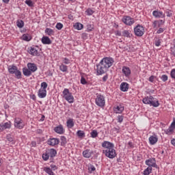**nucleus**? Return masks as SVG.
Here are the masks:
<instances>
[{
  "mask_svg": "<svg viewBox=\"0 0 175 175\" xmlns=\"http://www.w3.org/2000/svg\"><path fill=\"white\" fill-rule=\"evenodd\" d=\"M129 90V84L126 82H123L120 84V90L123 92H126Z\"/></svg>",
  "mask_w": 175,
  "mask_h": 175,
  "instance_id": "aec40b11",
  "label": "nucleus"
},
{
  "mask_svg": "<svg viewBox=\"0 0 175 175\" xmlns=\"http://www.w3.org/2000/svg\"><path fill=\"white\" fill-rule=\"evenodd\" d=\"M120 129H121L120 128V126L113 127V128L111 130V133H112V135H117V133H120Z\"/></svg>",
  "mask_w": 175,
  "mask_h": 175,
  "instance_id": "cd10ccee",
  "label": "nucleus"
},
{
  "mask_svg": "<svg viewBox=\"0 0 175 175\" xmlns=\"http://www.w3.org/2000/svg\"><path fill=\"white\" fill-rule=\"evenodd\" d=\"M63 98L68 102V103H73L75 102V97L72 94V92H69V89L65 88L63 91Z\"/></svg>",
  "mask_w": 175,
  "mask_h": 175,
  "instance_id": "39448f33",
  "label": "nucleus"
},
{
  "mask_svg": "<svg viewBox=\"0 0 175 175\" xmlns=\"http://www.w3.org/2000/svg\"><path fill=\"white\" fill-rule=\"evenodd\" d=\"M44 170L45 173H47V174L49 175H54V172H53L51 168H50V167H44Z\"/></svg>",
  "mask_w": 175,
  "mask_h": 175,
  "instance_id": "c85d7f7f",
  "label": "nucleus"
},
{
  "mask_svg": "<svg viewBox=\"0 0 175 175\" xmlns=\"http://www.w3.org/2000/svg\"><path fill=\"white\" fill-rule=\"evenodd\" d=\"M115 33H116V36H122L121 31H116Z\"/></svg>",
  "mask_w": 175,
  "mask_h": 175,
  "instance_id": "338daca9",
  "label": "nucleus"
},
{
  "mask_svg": "<svg viewBox=\"0 0 175 175\" xmlns=\"http://www.w3.org/2000/svg\"><path fill=\"white\" fill-rule=\"evenodd\" d=\"M157 24H158V22L157 21H154L152 23L153 28H157Z\"/></svg>",
  "mask_w": 175,
  "mask_h": 175,
  "instance_id": "0e129e2a",
  "label": "nucleus"
},
{
  "mask_svg": "<svg viewBox=\"0 0 175 175\" xmlns=\"http://www.w3.org/2000/svg\"><path fill=\"white\" fill-rule=\"evenodd\" d=\"M8 72L10 75H15L16 79H21V71L17 69V66H8Z\"/></svg>",
  "mask_w": 175,
  "mask_h": 175,
  "instance_id": "423d86ee",
  "label": "nucleus"
},
{
  "mask_svg": "<svg viewBox=\"0 0 175 175\" xmlns=\"http://www.w3.org/2000/svg\"><path fill=\"white\" fill-rule=\"evenodd\" d=\"M27 68L33 73L34 72H36V70H38V67L36 66V64H35L33 63H28L27 64Z\"/></svg>",
  "mask_w": 175,
  "mask_h": 175,
  "instance_id": "a211bd4d",
  "label": "nucleus"
},
{
  "mask_svg": "<svg viewBox=\"0 0 175 175\" xmlns=\"http://www.w3.org/2000/svg\"><path fill=\"white\" fill-rule=\"evenodd\" d=\"M114 64V59L112 57H104L98 64H96V75L100 76L105 75Z\"/></svg>",
  "mask_w": 175,
  "mask_h": 175,
  "instance_id": "f257e3e1",
  "label": "nucleus"
},
{
  "mask_svg": "<svg viewBox=\"0 0 175 175\" xmlns=\"http://www.w3.org/2000/svg\"><path fill=\"white\" fill-rule=\"evenodd\" d=\"M94 29V25L88 24L87 25V31L88 32H91Z\"/></svg>",
  "mask_w": 175,
  "mask_h": 175,
  "instance_id": "37998d69",
  "label": "nucleus"
},
{
  "mask_svg": "<svg viewBox=\"0 0 175 175\" xmlns=\"http://www.w3.org/2000/svg\"><path fill=\"white\" fill-rule=\"evenodd\" d=\"M98 131L96 130H93L91 133H90V136L91 137H92L93 139H95V137H98Z\"/></svg>",
  "mask_w": 175,
  "mask_h": 175,
  "instance_id": "c9c22d12",
  "label": "nucleus"
},
{
  "mask_svg": "<svg viewBox=\"0 0 175 175\" xmlns=\"http://www.w3.org/2000/svg\"><path fill=\"white\" fill-rule=\"evenodd\" d=\"M92 154H94V151L90 149H86L82 152V155L84 158H91V157H92Z\"/></svg>",
  "mask_w": 175,
  "mask_h": 175,
  "instance_id": "4468645a",
  "label": "nucleus"
},
{
  "mask_svg": "<svg viewBox=\"0 0 175 175\" xmlns=\"http://www.w3.org/2000/svg\"><path fill=\"white\" fill-rule=\"evenodd\" d=\"M63 62L66 65H69V64H70V60H69V59L65 57V58H64Z\"/></svg>",
  "mask_w": 175,
  "mask_h": 175,
  "instance_id": "8fccbe9b",
  "label": "nucleus"
},
{
  "mask_svg": "<svg viewBox=\"0 0 175 175\" xmlns=\"http://www.w3.org/2000/svg\"><path fill=\"white\" fill-rule=\"evenodd\" d=\"M164 31H165V29H164V28L160 27V28L157 30V33H163Z\"/></svg>",
  "mask_w": 175,
  "mask_h": 175,
  "instance_id": "4d7b16f0",
  "label": "nucleus"
},
{
  "mask_svg": "<svg viewBox=\"0 0 175 175\" xmlns=\"http://www.w3.org/2000/svg\"><path fill=\"white\" fill-rule=\"evenodd\" d=\"M154 79H155V77L154 75H152L149 77V81H150V83H154Z\"/></svg>",
  "mask_w": 175,
  "mask_h": 175,
  "instance_id": "bf43d9fd",
  "label": "nucleus"
},
{
  "mask_svg": "<svg viewBox=\"0 0 175 175\" xmlns=\"http://www.w3.org/2000/svg\"><path fill=\"white\" fill-rule=\"evenodd\" d=\"M46 152H48V155L49 156L51 159H53V158H54V157L57 155V150L54 148L46 150Z\"/></svg>",
  "mask_w": 175,
  "mask_h": 175,
  "instance_id": "f3484780",
  "label": "nucleus"
},
{
  "mask_svg": "<svg viewBox=\"0 0 175 175\" xmlns=\"http://www.w3.org/2000/svg\"><path fill=\"white\" fill-rule=\"evenodd\" d=\"M165 13L167 17H172V16H173V14L172 13V12H166Z\"/></svg>",
  "mask_w": 175,
  "mask_h": 175,
  "instance_id": "e2e57ef3",
  "label": "nucleus"
},
{
  "mask_svg": "<svg viewBox=\"0 0 175 175\" xmlns=\"http://www.w3.org/2000/svg\"><path fill=\"white\" fill-rule=\"evenodd\" d=\"M146 165L149 166L148 167H157V163L154 158L146 159L145 161Z\"/></svg>",
  "mask_w": 175,
  "mask_h": 175,
  "instance_id": "f8f14e48",
  "label": "nucleus"
},
{
  "mask_svg": "<svg viewBox=\"0 0 175 175\" xmlns=\"http://www.w3.org/2000/svg\"><path fill=\"white\" fill-rule=\"evenodd\" d=\"M47 144H49V146H51V147L58 146L59 144V139H58V138H49L47 140Z\"/></svg>",
  "mask_w": 175,
  "mask_h": 175,
  "instance_id": "9b49d317",
  "label": "nucleus"
},
{
  "mask_svg": "<svg viewBox=\"0 0 175 175\" xmlns=\"http://www.w3.org/2000/svg\"><path fill=\"white\" fill-rule=\"evenodd\" d=\"M29 54L31 55H38V50L36 49L31 47L30 49L28 51Z\"/></svg>",
  "mask_w": 175,
  "mask_h": 175,
  "instance_id": "bb28decb",
  "label": "nucleus"
},
{
  "mask_svg": "<svg viewBox=\"0 0 175 175\" xmlns=\"http://www.w3.org/2000/svg\"><path fill=\"white\" fill-rule=\"evenodd\" d=\"M122 21L126 25L131 26V25H133V24H135V19H133V18H132L129 16H124L122 19Z\"/></svg>",
  "mask_w": 175,
  "mask_h": 175,
  "instance_id": "1a4fd4ad",
  "label": "nucleus"
},
{
  "mask_svg": "<svg viewBox=\"0 0 175 175\" xmlns=\"http://www.w3.org/2000/svg\"><path fill=\"white\" fill-rule=\"evenodd\" d=\"M47 86H48L47 83H46V82L41 83L42 90H46V88H47Z\"/></svg>",
  "mask_w": 175,
  "mask_h": 175,
  "instance_id": "a18cd8bd",
  "label": "nucleus"
},
{
  "mask_svg": "<svg viewBox=\"0 0 175 175\" xmlns=\"http://www.w3.org/2000/svg\"><path fill=\"white\" fill-rule=\"evenodd\" d=\"M85 13H86V14H88V16H92V14H94V12L91 8H88L85 11Z\"/></svg>",
  "mask_w": 175,
  "mask_h": 175,
  "instance_id": "79ce46f5",
  "label": "nucleus"
},
{
  "mask_svg": "<svg viewBox=\"0 0 175 175\" xmlns=\"http://www.w3.org/2000/svg\"><path fill=\"white\" fill-rule=\"evenodd\" d=\"M14 125L15 128H16L17 129H23V128L25 126V124L24 123V121H23L20 118H15Z\"/></svg>",
  "mask_w": 175,
  "mask_h": 175,
  "instance_id": "6e6552de",
  "label": "nucleus"
},
{
  "mask_svg": "<svg viewBox=\"0 0 175 175\" xmlns=\"http://www.w3.org/2000/svg\"><path fill=\"white\" fill-rule=\"evenodd\" d=\"M113 110L115 113L121 114V113L124 111V106L121 105H117L116 107H113Z\"/></svg>",
  "mask_w": 175,
  "mask_h": 175,
  "instance_id": "412c9836",
  "label": "nucleus"
},
{
  "mask_svg": "<svg viewBox=\"0 0 175 175\" xmlns=\"http://www.w3.org/2000/svg\"><path fill=\"white\" fill-rule=\"evenodd\" d=\"M152 172V167H148L144 171V175H150V174Z\"/></svg>",
  "mask_w": 175,
  "mask_h": 175,
  "instance_id": "72a5a7b5",
  "label": "nucleus"
},
{
  "mask_svg": "<svg viewBox=\"0 0 175 175\" xmlns=\"http://www.w3.org/2000/svg\"><path fill=\"white\" fill-rule=\"evenodd\" d=\"M41 42L43 44H51V40L48 36H43Z\"/></svg>",
  "mask_w": 175,
  "mask_h": 175,
  "instance_id": "4be33fe9",
  "label": "nucleus"
},
{
  "mask_svg": "<svg viewBox=\"0 0 175 175\" xmlns=\"http://www.w3.org/2000/svg\"><path fill=\"white\" fill-rule=\"evenodd\" d=\"M170 50L172 55H174V57H175V39L174 40V45L171 46Z\"/></svg>",
  "mask_w": 175,
  "mask_h": 175,
  "instance_id": "a19ab883",
  "label": "nucleus"
},
{
  "mask_svg": "<svg viewBox=\"0 0 175 175\" xmlns=\"http://www.w3.org/2000/svg\"><path fill=\"white\" fill-rule=\"evenodd\" d=\"M88 170L90 173H92V172H95V170H96V168H95V166L90 164L88 165Z\"/></svg>",
  "mask_w": 175,
  "mask_h": 175,
  "instance_id": "ea45409f",
  "label": "nucleus"
},
{
  "mask_svg": "<svg viewBox=\"0 0 175 175\" xmlns=\"http://www.w3.org/2000/svg\"><path fill=\"white\" fill-rule=\"evenodd\" d=\"M81 84H83V85H85V84H87V80H85L84 77H81Z\"/></svg>",
  "mask_w": 175,
  "mask_h": 175,
  "instance_id": "de8ad7c7",
  "label": "nucleus"
},
{
  "mask_svg": "<svg viewBox=\"0 0 175 175\" xmlns=\"http://www.w3.org/2000/svg\"><path fill=\"white\" fill-rule=\"evenodd\" d=\"M170 127L172 128V129L174 131V129H175V121L174 120L172 122Z\"/></svg>",
  "mask_w": 175,
  "mask_h": 175,
  "instance_id": "680f3d73",
  "label": "nucleus"
},
{
  "mask_svg": "<svg viewBox=\"0 0 175 175\" xmlns=\"http://www.w3.org/2000/svg\"><path fill=\"white\" fill-rule=\"evenodd\" d=\"M7 140H8V142H13V138H12V137H10V135H8Z\"/></svg>",
  "mask_w": 175,
  "mask_h": 175,
  "instance_id": "69168bd1",
  "label": "nucleus"
},
{
  "mask_svg": "<svg viewBox=\"0 0 175 175\" xmlns=\"http://www.w3.org/2000/svg\"><path fill=\"white\" fill-rule=\"evenodd\" d=\"M23 40H26L27 42H29L31 40L29 39V37L27 36L26 34L23 35Z\"/></svg>",
  "mask_w": 175,
  "mask_h": 175,
  "instance_id": "864d4df0",
  "label": "nucleus"
},
{
  "mask_svg": "<svg viewBox=\"0 0 175 175\" xmlns=\"http://www.w3.org/2000/svg\"><path fill=\"white\" fill-rule=\"evenodd\" d=\"M67 128H69L71 129V128H73L75 126V122L73 121V119L70 118L66 122Z\"/></svg>",
  "mask_w": 175,
  "mask_h": 175,
  "instance_id": "b1692460",
  "label": "nucleus"
},
{
  "mask_svg": "<svg viewBox=\"0 0 175 175\" xmlns=\"http://www.w3.org/2000/svg\"><path fill=\"white\" fill-rule=\"evenodd\" d=\"M154 99L152 96H146L143 98L142 102L144 105H150L153 106V107H158L159 106V101L157 100L155 102Z\"/></svg>",
  "mask_w": 175,
  "mask_h": 175,
  "instance_id": "7ed1b4c3",
  "label": "nucleus"
},
{
  "mask_svg": "<svg viewBox=\"0 0 175 175\" xmlns=\"http://www.w3.org/2000/svg\"><path fill=\"white\" fill-rule=\"evenodd\" d=\"M12 128V122L8 121L6 122H2L0 124V132H3L6 129H10Z\"/></svg>",
  "mask_w": 175,
  "mask_h": 175,
  "instance_id": "9d476101",
  "label": "nucleus"
},
{
  "mask_svg": "<svg viewBox=\"0 0 175 175\" xmlns=\"http://www.w3.org/2000/svg\"><path fill=\"white\" fill-rule=\"evenodd\" d=\"M23 73L24 76H27V77L31 76V75H32V72L31 71V70H29L27 68H23Z\"/></svg>",
  "mask_w": 175,
  "mask_h": 175,
  "instance_id": "393cba45",
  "label": "nucleus"
},
{
  "mask_svg": "<svg viewBox=\"0 0 175 175\" xmlns=\"http://www.w3.org/2000/svg\"><path fill=\"white\" fill-rule=\"evenodd\" d=\"M122 72L126 77H129L131 76V68H129V67L123 66Z\"/></svg>",
  "mask_w": 175,
  "mask_h": 175,
  "instance_id": "dca6fc26",
  "label": "nucleus"
},
{
  "mask_svg": "<svg viewBox=\"0 0 175 175\" xmlns=\"http://www.w3.org/2000/svg\"><path fill=\"white\" fill-rule=\"evenodd\" d=\"M107 79H109V75H106L103 77V81L104 82L107 81Z\"/></svg>",
  "mask_w": 175,
  "mask_h": 175,
  "instance_id": "052dcab7",
  "label": "nucleus"
},
{
  "mask_svg": "<svg viewBox=\"0 0 175 175\" xmlns=\"http://www.w3.org/2000/svg\"><path fill=\"white\" fill-rule=\"evenodd\" d=\"M152 15L154 16V17H155V18H165V14H163V12L157 11V10L153 11Z\"/></svg>",
  "mask_w": 175,
  "mask_h": 175,
  "instance_id": "2eb2a0df",
  "label": "nucleus"
},
{
  "mask_svg": "<svg viewBox=\"0 0 175 175\" xmlns=\"http://www.w3.org/2000/svg\"><path fill=\"white\" fill-rule=\"evenodd\" d=\"M74 28L78 31H81V29L83 28V25L80 23H77L74 25Z\"/></svg>",
  "mask_w": 175,
  "mask_h": 175,
  "instance_id": "c756f323",
  "label": "nucleus"
},
{
  "mask_svg": "<svg viewBox=\"0 0 175 175\" xmlns=\"http://www.w3.org/2000/svg\"><path fill=\"white\" fill-rule=\"evenodd\" d=\"M59 70H61V72H68V66L64 64H62L60 66H59Z\"/></svg>",
  "mask_w": 175,
  "mask_h": 175,
  "instance_id": "7c9ffc66",
  "label": "nucleus"
},
{
  "mask_svg": "<svg viewBox=\"0 0 175 175\" xmlns=\"http://www.w3.org/2000/svg\"><path fill=\"white\" fill-rule=\"evenodd\" d=\"M171 144H172V146H174V147H175V139L174 138L171 140Z\"/></svg>",
  "mask_w": 175,
  "mask_h": 175,
  "instance_id": "774afa93",
  "label": "nucleus"
},
{
  "mask_svg": "<svg viewBox=\"0 0 175 175\" xmlns=\"http://www.w3.org/2000/svg\"><path fill=\"white\" fill-rule=\"evenodd\" d=\"M122 121H124V116H118V122H120V124H121V122H122Z\"/></svg>",
  "mask_w": 175,
  "mask_h": 175,
  "instance_id": "09e8293b",
  "label": "nucleus"
},
{
  "mask_svg": "<svg viewBox=\"0 0 175 175\" xmlns=\"http://www.w3.org/2000/svg\"><path fill=\"white\" fill-rule=\"evenodd\" d=\"M155 46H157V47H159V46H161V40H157L155 41Z\"/></svg>",
  "mask_w": 175,
  "mask_h": 175,
  "instance_id": "13d9d810",
  "label": "nucleus"
},
{
  "mask_svg": "<svg viewBox=\"0 0 175 175\" xmlns=\"http://www.w3.org/2000/svg\"><path fill=\"white\" fill-rule=\"evenodd\" d=\"M47 95V90H43L42 88H40L38 90V96L39 98H46V96Z\"/></svg>",
  "mask_w": 175,
  "mask_h": 175,
  "instance_id": "6ab92c4d",
  "label": "nucleus"
},
{
  "mask_svg": "<svg viewBox=\"0 0 175 175\" xmlns=\"http://www.w3.org/2000/svg\"><path fill=\"white\" fill-rule=\"evenodd\" d=\"M158 142V137L157 136L152 135L149 137V142L150 144L152 146H154V144H156Z\"/></svg>",
  "mask_w": 175,
  "mask_h": 175,
  "instance_id": "5701e85b",
  "label": "nucleus"
},
{
  "mask_svg": "<svg viewBox=\"0 0 175 175\" xmlns=\"http://www.w3.org/2000/svg\"><path fill=\"white\" fill-rule=\"evenodd\" d=\"M50 167H51V170H57V169H58V167H57V165H55L54 164H51L50 165Z\"/></svg>",
  "mask_w": 175,
  "mask_h": 175,
  "instance_id": "6e6d98bb",
  "label": "nucleus"
},
{
  "mask_svg": "<svg viewBox=\"0 0 175 175\" xmlns=\"http://www.w3.org/2000/svg\"><path fill=\"white\" fill-rule=\"evenodd\" d=\"M134 33L136 36H142L144 35V27L140 25L134 28Z\"/></svg>",
  "mask_w": 175,
  "mask_h": 175,
  "instance_id": "0eeeda50",
  "label": "nucleus"
},
{
  "mask_svg": "<svg viewBox=\"0 0 175 175\" xmlns=\"http://www.w3.org/2000/svg\"><path fill=\"white\" fill-rule=\"evenodd\" d=\"M42 159H44V161H49V158H50V156H49V153L47 152V151H46L45 153H43V154H42Z\"/></svg>",
  "mask_w": 175,
  "mask_h": 175,
  "instance_id": "4c0bfd02",
  "label": "nucleus"
},
{
  "mask_svg": "<svg viewBox=\"0 0 175 175\" xmlns=\"http://www.w3.org/2000/svg\"><path fill=\"white\" fill-rule=\"evenodd\" d=\"M96 98L95 99V103L98 107H105L106 105V100L105 96L100 94H96Z\"/></svg>",
  "mask_w": 175,
  "mask_h": 175,
  "instance_id": "20e7f679",
  "label": "nucleus"
},
{
  "mask_svg": "<svg viewBox=\"0 0 175 175\" xmlns=\"http://www.w3.org/2000/svg\"><path fill=\"white\" fill-rule=\"evenodd\" d=\"M54 131L58 135H64L65 133V129H64V126L59 124V126L54 128Z\"/></svg>",
  "mask_w": 175,
  "mask_h": 175,
  "instance_id": "ddd939ff",
  "label": "nucleus"
},
{
  "mask_svg": "<svg viewBox=\"0 0 175 175\" xmlns=\"http://www.w3.org/2000/svg\"><path fill=\"white\" fill-rule=\"evenodd\" d=\"M56 28L57 29L61 30L62 28H64V25H62L61 23H58L56 25Z\"/></svg>",
  "mask_w": 175,
  "mask_h": 175,
  "instance_id": "49530a36",
  "label": "nucleus"
},
{
  "mask_svg": "<svg viewBox=\"0 0 175 175\" xmlns=\"http://www.w3.org/2000/svg\"><path fill=\"white\" fill-rule=\"evenodd\" d=\"M82 39H84L85 40L88 39V33H83L81 35Z\"/></svg>",
  "mask_w": 175,
  "mask_h": 175,
  "instance_id": "603ef678",
  "label": "nucleus"
},
{
  "mask_svg": "<svg viewBox=\"0 0 175 175\" xmlns=\"http://www.w3.org/2000/svg\"><path fill=\"white\" fill-rule=\"evenodd\" d=\"M122 36L124 38H131V32L129 30H124L122 31Z\"/></svg>",
  "mask_w": 175,
  "mask_h": 175,
  "instance_id": "473e14b6",
  "label": "nucleus"
},
{
  "mask_svg": "<svg viewBox=\"0 0 175 175\" xmlns=\"http://www.w3.org/2000/svg\"><path fill=\"white\" fill-rule=\"evenodd\" d=\"M170 76H171L172 79H175V68H174L171 70Z\"/></svg>",
  "mask_w": 175,
  "mask_h": 175,
  "instance_id": "3c124183",
  "label": "nucleus"
},
{
  "mask_svg": "<svg viewBox=\"0 0 175 175\" xmlns=\"http://www.w3.org/2000/svg\"><path fill=\"white\" fill-rule=\"evenodd\" d=\"M77 135L79 137H85V133H84V131H81V130H79L77 132Z\"/></svg>",
  "mask_w": 175,
  "mask_h": 175,
  "instance_id": "f704fd0d",
  "label": "nucleus"
},
{
  "mask_svg": "<svg viewBox=\"0 0 175 175\" xmlns=\"http://www.w3.org/2000/svg\"><path fill=\"white\" fill-rule=\"evenodd\" d=\"M60 141H61V146L62 147H65L66 146V143H68V141L66 140V137L65 136H61L60 137Z\"/></svg>",
  "mask_w": 175,
  "mask_h": 175,
  "instance_id": "a878e982",
  "label": "nucleus"
},
{
  "mask_svg": "<svg viewBox=\"0 0 175 175\" xmlns=\"http://www.w3.org/2000/svg\"><path fill=\"white\" fill-rule=\"evenodd\" d=\"M45 33L49 35V36H51V35H54V30L50 28H46L45 29Z\"/></svg>",
  "mask_w": 175,
  "mask_h": 175,
  "instance_id": "2f4dec72",
  "label": "nucleus"
},
{
  "mask_svg": "<svg viewBox=\"0 0 175 175\" xmlns=\"http://www.w3.org/2000/svg\"><path fill=\"white\" fill-rule=\"evenodd\" d=\"M16 25L18 28H23V27H24V21L22 20L17 21Z\"/></svg>",
  "mask_w": 175,
  "mask_h": 175,
  "instance_id": "e433bc0d",
  "label": "nucleus"
},
{
  "mask_svg": "<svg viewBox=\"0 0 175 175\" xmlns=\"http://www.w3.org/2000/svg\"><path fill=\"white\" fill-rule=\"evenodd\" d=\"M25 3L26 5H27V6H29L30 8L33 7V2H32L31 0H26Z\"/></svg>",
  "mask_w": 175,
  "mask_h": 175,
  "instance_id": "c03bdc74",
  "label": "nucleus"
},
{
  "mask_svg": "<svg viewBox=\"0 0 175 175\" xmlns=\"http://www.w3.org/2000/svg\"><path fill=\"white\" fill-rule=\"evenodd\" d=\"M162 81H167V75H163L161 77Z\"/></svg>",
  "mask_w": 175,
  "mask_h": 175,
  "instance_id": "5fc2aeb1",
  "label": "nucleus"
},
{
  "mask_svg": "<svg viewBox=\"0 0 175 175\" xmlns=\"http://www.w3.org/2000/svg\"><path fill=\"white\" fill-rule=\"evenodd\" d=\"M174 131V130L173 129V128H171V127H169V129L164 131L166 135H172V133H173Z\"/></svg>",
  "mask_w": 175,
  "mask_h": 175,
  "instance_id": "58836bf2",
  "label": "nucleus"
},
{
  "mask_svg": "<svg viewBox=\"0 0 175 175\" xmlns=\"http://www.w3.org/2000/svg\"><path fill=\"white\" fill-rule=\"evenodd\" d=\"M101 146L104 148V150H103V154H104L107 158L113 159V158L117 157V152H116V149H114V144L109 141H104L101 144Z\"/></svg>",
  "mask_w": 175,
  "mask_h": 175,
  "instance_id": "f03ea898",
  "label": "nucleus"
}]
</instances>
